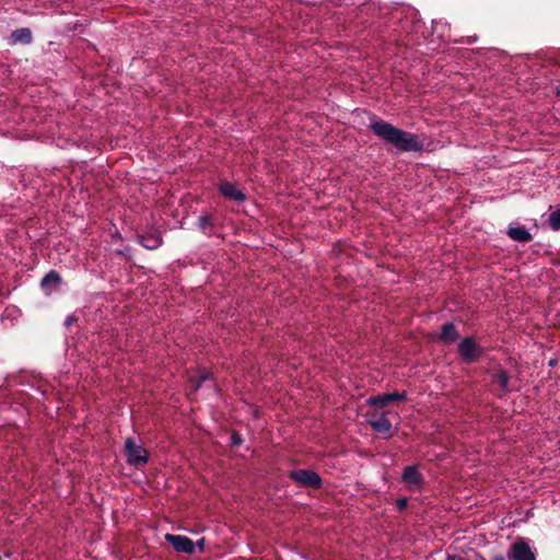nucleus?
<instances>
[{"mask_svg":"<svg viewBox=\"0 0 560 560\" xmlns=\"http://www.w3.org/2000/svg\"><path fill=\"white\" fill-rule=\"evenodd\" d=\"M197 226L205 235L210 236L214 231V220L210 214H201L198 218Z\"/></svg>","mask_w":560,"mask_h":560,"instance_id":"15","label":"nucleus"},{"mask_svg":"<svg viewBox=\"0 0 560 560\" xmlns=\"http://www.w3.org/2000/svg\"><path fill=\"white\" fill-rule=\"evenodd\" d=\"M243 443V438L240 433L237 432H234L232 435H231V444L233 446H240L241 444Z\"/></svg>","mask_w":560,"mask_h":560,"instance_id":"21","label":"nucleus"},{"mask_svg":"<svg viewBox=\"0 0 560 560\" xmlns=\"http://www.w3.org/2000/svg\"><path fill=\"white\" fill-rule=\"evenodd\" d=\"M369 423L375 432L383 434L385 438L392 436L393 427L389 419L384 413L373 416L369 419Z\"/></svg>","mask_w":560,"mask_h":560,"instance_id":"9","label":"nucleus"},{"mask_svg":"<svg viewBox=\"0 0 560 560\" xmlns=\"http://www.w3.org/2000/svg\"><path fill=\"white\" fill-rule=\"evenodd\" d=\"M407 505H408V499L407 498H399L396 501V506H397L398 511L405 510L407 508Z\"/></svg>","mask_w":560,"mask_h":560,"instance_id":"22","label":"nucleus"},{"mask_svg":"<svg viewBox=\"0 0 560 560\" xmlns=\"http://www.w3.org/2000/svg\"><path fill=\"white\" fill-rule=\"evenodd\" d=\"M124 448L129 465L139 466L148 463V451L142 445L137 444L133 438H127L125 440Z\"/></svg>","mask_w":560,"mask_h":560,"instance_id":"2","label":"nucleus"},{"mask_svg":"<svg viewBox=\"0 0 560 560\" xmlns=\"http://www.w3.org/2000/svg\"><path fill=\"white\" fill-rule=\"evenodd\" d=\"M492 381L500 386L502 392H508L509 390V388H508V385H509V374L505 371L500 370V371H497L495 373H493L492 374Z\"/></svg>","mask_w":560,"mask_h":560,"instance_id":"18","label":"nucleus"},{"mask_svg":"<svg viewBox=\"0 0 560 560\" xmlns=\"http://www.w3.org/2000/svg\"><path fill=\"white\" fill-rule=\"evenodd\" d=\"M165 540L172 545V547L177 552H183L187 555H191L195 552V544L194 541L184 535H174V534H166L164 536Z\"/></svg>","mask_w":560,"mask_h":560,"instance_id":"6","label":"nucleus"},{"mask_svg":"<svg viewBox=\"0 0 560 560\" xmlns=\"http://www.w3.org/2000/svg\"><path fill=\"white\" fill-rule=\"evenodd\" d=\"M506 234L510 238L518 243H527L532 241L533 235L525 226H509Z\"/></svg>","mask_w":560,"mask_h":560,"instance_id":"12","label":"nucleus"},{"mask_svg":"<svg viewBox=\"0 0 560 560\" xmlns=\"http://www.w3.org/2000/svg\"><path fill=\"white\" fill-rule=\"evenodd\" d=\"M458 351L466 362H474L481 354V348L477 346L471 337H465L462 339L458 343Z\"/></svg>","mask_w":560,"mask_h":560,"instance_id":"5","label":"nucleus"},{"mask_svg":"<svg viewBox=\"0 0 560 560\" xmlns=\"http://www.w3.org/2000/svg\"><path fill=\"white\" fill-rule=\"evenodd\" d=\"M557 94L560 95V88H557Z\"/></svg>","mask_w":560,"mask_h":560,"instance_id":"26","label":"nucleus"},{"mask_svg":"<svg viewBox=\"0 0 560 560\" xmlns=\"http://www.w3.org/2000/svg\"><path fill=\"white\" fill-rule=\"evenodd\" d=\"M458 338V331L456 326L448 322L442 326L439 339L444 343H453Z\"/></svg>","mask_w":560,"mask_h":560,"instance_id":"14","label":"nucleus"},{"mask_svg":"<svg viewBox=\"0 0 560 560\" xmlns=\"http://www.w3.org/2000/svg\"><path fill=\"white\" fill-rule=\"evenodd\" d=\"M198 546L200 547V549H202V547H203V539H201L200 541H198Z\"/></svg>","mask_w":560,"mask_h":560,"instance_id":"25","label":"nucleus"},{"mask_svg":"<svg viewBox=\"0 0 560 560\" xmlns=\"http://www.w3.org/2000/svg\"><path fill=\"white\" fill-rule=\"evenodd\" d=\"M206 382H212L211 375L209 373L200 374L196 381H192L194 390H198Z\"/></svg>","mask_w":560,"mask_h":560,"instance_id":"20","label":"nucleus"},{"mask_svg":"<svg viewBox=\"0 0 560 560\" xmlns=\"http://www.w3.org/2000/svg\"><path fill=\"white\" fill-rule=\"evenodd\" d=\"M289 477L301 487L319 489L323 480L319 474L312 469H295L289 472Z\"/></svg>","mask_w":560,"mask_h":560,"instance_id":"3","label":"nucleus"},{"mask_svg":"<svg viewBox=\"0 0 560 560\" xmlns=\"http://www.w3.org/2000/svg\"><path fill=\"white\" fill-rule=\"evenodd\" d=\"M401 480L408 485L409 489L415 490L423 483V476L419 471L418 466L411 465L404 469Z\"/></svg>","mask_w":560,"mask_h":560,"instance_id":"8","label":"nucleus"},{"mask_svg":"<svg viewBox=\"0 0 560 560\" xmlns=\"http://www.w3.org/2000/svg\"><path fill=\"white\" fill-rule=\"evenodd\" d=\"M440 25L441 26L444 25L443 22H441V21L440 22H433V28L434 30H436V27L440 26Z\"/></svg>","mask_w":560,"mask_h":560,"instance_id":"24","label":"nucleus"},{"mask_svg":"<svg viewBox=\"0 0 560 560\" xmlns=\"http://www.w3.org/2000/svg\"><path fill=\"white\" fill-rule=\"evenodd\" d=\"M61 283V277L56 270L47 272L40 281V288L46 294L52 292V288L58 287Z\"/></svg>","mask_w":560,"mask_h":560,"instance_id":"13","label":"nucleus"},{"mask_svg":"<svg viewBox=\"0 0 560 560\" xmlns=\"http://www.w3.org/2000/svg\"><path fill=\"white\" fill-rule=\"evenodd\" d=\"M548 223L553 231H560V208L550 212Z\"/></svg>","mask_w":560,"mask_h":560,"instance_id":"19","label":"nucleus"},{"mask_svg":"<svg viewBox=\"0 0 560 560\" xmlns=\"http://www.w3.org/2000/svg\"><path fill=\"white\" fill-rule=\"evenodd\" d=\"M139 243L149 250L158 249L163 244L162 233L158 230L139 236Z\"/></svg>","mask_w":560,"mask_h":560,"instance_id":"10","label":"nucleus"},{"mask_svg":"<svg viewBox=\"0 0 560 560\" xmlns=\"http://www.w3.org/2000/svg\"><path fill=\"white\" fill-rule=\"evenodd\" d=\"M445 560H486L479 552L474 549L462 555H447Z\"/></svg>","mask_w":560,"mask_h":560,"instance_id":"17","label":"nucleus"},{"mask_svg":"<svg viewBox=\"0 0 560 560\" xmlns=\"http://www.w3.org/2000/svg\"><path fill=\"white\" fill-rule=\"evenodd\" d=\"M219 190L224 197L237 202H243L246 199V195L230 182L222 183Z\"/></svg>","mask_w":560,"mask_h":560,"instance_id":"11","label":"nucleus"},{"mask_svg":"<svg viewBox=\"0 0 560 560\" xmlns=\"http://www.w3.org/2000/svg\"><path fill=\"white\" fill-rule=\"evenodd\" d=\"M11 38L13 43L31 44L33 40V34L28 27H21L12 32Z\"/></svg>","mask_w":560,"mask_h":560,"instance_id":"16","label":"nucleus"},{"mask_svg":"<svg viewBox=\"0 0 560 560\" xmlns=\"http://www.w3.org/2000/svg\"><path fill=\"white\" fill-rule=\"evenodd\" d=\"M509 560H536V555L525 538H518L509 549Z\"/></svg>","mask_w":560,"mask_h":560,"instance_id":"4","label":"nucleus"},{"mask_svg":"<svg viewBox=\"0 0 560 560\" xmlns=\"http://www.w3.org/2000/svg\"><path fill=\"white\" fill-rule=\"evenodd\" d=\"M406 398V392L385 393L369 397L366 404L372 407H384L392 402L405 400Z\"/></svg>","mask_w":560,"mask_h":560,"instance_id":"7","label":"nucleus"},{"mask_svg":"<svg viewBox=\"0 0 560 560\" xmlns=\"http://www.w3.org/2000/svg\"><path fill=\"white\" fill-rule=\"evenodd\" d=\"M492 560H509V555L506 557H504L502 555H498Z\"/></svg>","mask_w":560,"mask_h":560,"instance_id":"23","label":"nucleus"},{"mask_svg":"<svg viewBox=\"0 0 560 560\" xmlns=\"http://www.w3.org/2000/svg\"><path fill=\"white\" fill-rule=\"evenodd\" d=\"M370 129L378 139L401 152H416L423 148V143L417 135L407 132L388 121L374 118L371 120Z\"/></svg>","mask_w":560,"mask_h":560,"instance_id":"1","label":"nucleus"}]
</instances>
